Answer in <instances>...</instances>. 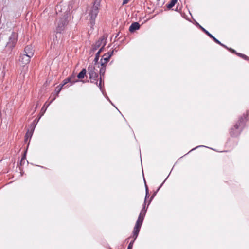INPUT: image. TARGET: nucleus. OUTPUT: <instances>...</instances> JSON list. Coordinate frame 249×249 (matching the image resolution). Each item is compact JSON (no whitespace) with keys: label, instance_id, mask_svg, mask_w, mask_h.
Masks as SVG:
<instances>
[{"label":"nucleus","instance_id":"obj_1","mask_svg":"<svg viewBox=\"0 0 249 249\" xmlns=\"http://www.w3.org/2000/svg\"><path fill=\"white\" fill-rule=\"evenodd\" d=\"M146 211L147 209L145 208V205L143 204V208L139 214L138 218L133 229V233L135 236V239H136L138 236L144 218L145 216Z\"/></svg>","mask_w":249,"mask_h":249},{"label":"nucleus","instance_id":"obj_2","mask_svg":"<svg viewBox=\"0 0 249 249\" xmlns=\"http://www.w3.org/2000/svg\"><path fill=\"white\" fill-rule=\"evenodd\" d=\"M101 1V0H95L93 6L89 10V24L91 28H92L95 24V19L99 13Z\"/></svg>","mask_w":249,"mask_h":249},{"label":"nucleus","instance_id":"obj_3","mask_svg":"<svg viewBox=\"0 0 249 249\" xmlns=\"http://www.w3.org/2000/svg\"><path fill=\"white\" fill-rule=\"evenodd\" d=\"M68 24L67 15L65 14L62 17L58 18L55 21V32L57 33H61L65 30Z\"/></svg>","mask_w":249,"mask_h":249},{"label":"nucleus","instance_id":"obj_4","mask_svg":"<svg viewBox=\"0 0 249 249\" xmlns=\"http://www.w3.org/2000/svg\"><path fill=\"white\" fill-rule=\"evenodd\" d=\"M88 74L89 75V78L91 83L97 84L98 75L97 70L95 69L93 65H89L88 67Z\"/></svg>","mask_w":249,"mask_h":249},{"label":"nucleus","instance_id":"obj_5","mask_svg":"<svg viewBox=\"0 0 249 249\" xmlns=\"http://www.w3.org/2000/svg\"><path fill=\"white\" fill-rule=\"evenodd\" d=\"M106 39L104 36L100 38L92 46L90 53H94V52L97 49H102V52L104 49V47L106 44Z\"/></svg>","mask_w":249,"mask_h":249},{"label":"nucleus","instance_id":"obj_6","mask_svg":"<svg viewBox=\"0 0 249 249\" xmlns=\"http://www.w3.org/2000/svg\"><path fill=\"white\" fill-rule=\"evenodd\" d=\"M114 50H113L111 52H109L107 53H105L102 56V58L101 60V63L106 64L109 61L110 57L113 54Z\"/></svg>","mask_w":249,"mask_h":249},{"label":"nucleus","instance_id":"obj_7","mask_svg":"<svg viewBox=\"0 0 249 249\" xmlns=\"http://www.w3.org/2000/svg\"><path fill=\"white\" fill-rule=\"evenodd\" d=\"M31 57L24 53L21 54L19 58V62L23 66L28 64L30 62Z\"/></svg>","mask_w":249,"mask_h":249},{"label":"nucleus","instance_id":"obj_8","mask_svg":"<svg viewBox=\"0 0 249 249\" xmlns=\"http://www.w3.org/2000/svg\"><path fill=\"white\" fill-rule=\"evenodd\" d=\"M200 28L207 35H208L211 38H212L215 42L219 44L221 46L224 47V48H227V46L226 45L222 44L220 41H219L218 39H217L214 36H213L211 33H210L205 28L202 27L201 26H200Z\"/></svg>","mask_w":249,"mask_h":249},{"label":"nucleus","instance_id":"obj_9","mask_svg":"<svg viewBox=\"0 0 249 249\" xmlns=\"http://www.w3.org/2000/svg\"><path fill=\"white\" fill-rule=\"evenodd\" d=\"M16 42L17 39L16 35L12 33L9 37V41L7 42L6 46L8 47L12 48L14 47Z\"/></svg>","mask_w":249,"mask_h":249},{"label":"nucleus","instance_id":"obj_10","mask_svg":"<svg viewBox=\"0 0 249 249\" xmlns=\"http://www.w3.org/2000/svg\"><path fill=\"white\" fill-rule=\"evenodd\" d=\"M77 81H78V80L75 79V76L72 75L71 77H68V78L65 79L63 81V83L60 84V85L61 86H62V87H63L64 86H65L67 83H71V85L72 84H73V83H74L75 82H77Z\"/></svg>","mask_w":249,"mask_h":249},{"label":"nucleus","instance_id":"obj_11","mask_svg":"<svg viewBox=\"0 0 249 249\" xmlns=\"http://www.w3.org/2000/svg\"><path fill=\"white\" fill-rule=\"evenodd\" d=\"M34 50L33 46L31 45H28L25 47L23 53L32 57L34 55Z\"/></svg>","mask_w":249,"mask_h":249},{"label":"nucleus","instance_id":"obj_12","mask_svg":"<svg viewBox=\"0 0 249 249\" xmlns=\"http://www.w3.org/2000/svg\"><path fill=\"white\" fill-rule=\"evenodd\" d=\"M140 25L138 22H133L129 27V30L130 32H133L140 28Z\"/></svg>","mask_w":249,"mask_h":249},{"label":"nucleus","instance_id":"obj_13","mask_svg":"<svg viewBox=\"0 0 249 249\" xmlns=\"http://www.w3.org/2000/svg\"><path fill=\"white\" fill-rule=\"evenodd\" d=\"M106 65L101 63V68L100 69V77L104 76L106 71Z\"/></svg>","mask_w":249,"mask_h":249},{"label":"nucleus","instance_id":"obj_14","mask_svg":"<svg viewBox=\"0 0 249 249\" xmlns=\"http://www.w3.org/2000/svg\"><path fill=\"white\" fill-rule=\"evenodd\" d=\"M102 52V49H99L97 53H96L95 57L94 60V65H96L98 64V61L99 58L100 54Z\"/></svg>","mask_w":249,"mask_h":249},{"label":"nucleus","instance_id":"obj_15","mask_svg":"<svg viewBox=\"0 0 249 249\" xmlns=\"http://www.w3.org/2000/svg\"><path fill=\"white\" fill-rule=\"evenodd\" d=\"M87 71L85 69H83L81 72L78 74L77 77L79 79H82L84 77L86 74Z\"/></svg>","mask_w":249,"mask_h":249},{"label":"nucleus","instance_id":"obj_16","mask_svg":"<svg viewBox=\"0 0 249 249\" xmlns=\"http://www.w3.org/2000/svg\"><path fill=\"white\" fill-rule=\"evenodd\" d=\"M34 128H33L31 131L30 132L29 130L27 132L25 135V141H26L28 140V139H31L33 134V132L34 131Z\"/></svg>","mask_w":249,"mask_h":249},{"label":"nucleus","instance_id":"obj_17","mask_svg":"<svg viewBox=\"0 0 249 249\" xmlns=\"http://www.w3.org/2000/svg\"><path fill=\"white\" fill-rule=\"evenodd\" d=\"M242 123L243 124H244V119L242 117H241L240 118L239 120L238 121V122L236 124H235V125L234 126V129L236 130L238 129L239 128L240 124Z\"/></svg>","mask_w":249,"mask_h":249},{"label":"nucleus","instance_id":"obj_18","mask_svg":"<svg viewBox=\"0 0 249 249\" xmlns=\"http://www.w3.org/2000/svg\"><path fill=\"white\" fill-rule=\"evenodd\" d=\"M177 0H171V1L167 5V7L170 9L175 6L177 3Z\"/></svg>","mask_w":249,"mask_h":249},{"label":"nucleus","instance_id":"obj_19","mask_svg":"<svg viewBox=\"0 0 249 249\" xmlns=\"http://www.w3.org/2000/svg\"><path fill=\"white\" fill-rule=\"evenodd\" d=\"M62 88H63V87L61 85H59V86H58L57 87H56L55 91L56 92L57 96H58V94L59 93L60 91L62 90Z\"/></svg>","mask_w":249,"mask_h":249},{"label":"nucleus","instance_id":"obj_20","mask_svg":"<svg viewBox=\"0 0 249 249\" xmlns=\"http://www.w3.org/2000/svg\"><path fill=\"white\" fill-rule=\"evenodd\" d=\"M133 236L134 239L133 240H132L129 244L128 246L127 247V249H132L134 242L135 240H136V239H135V236H134L133 234Z\"/></svg>","mask_w":249,"mask_h":249},{"label":"nucleus","instance_id":"obj_21","mask_svg":"<svg viewBox=\"0 0 249 249\" xmlns=\"http://www.w3.org/2000/svg\"><path fill=\"white\" fill-rule=\"evenodd\" d=\"M54 99H55V98H54L53 99L50 101V103H49L47 105V106H46V107H45V105H46V104H45L44 105V106L42 107V109H41V111H43V112H44L46 111V110L47 108V107H48V106L50 105V104H51V103H52L53 100H54Z\"/></svg>","mask_w":249,"mask_h":249},{"label":"nucleus","instance_id":"obj_22","mask_svg":"<svg viewBox=\"0 0 249 249\" xmlns=\"http://www.w3.org/2000/svg\"><path fill=\"white\" fill-rule=\"evenodd\" d=\"M236 54H237V55H238V56H239L240 57L243 58V59H244L245 60L248 59V57L244 54L240 53H236Z\"/></svg>","mask_w":249,"mask_h":249},{"label":"nucleus","instance_id":"obj_23","mask_svg":"<svg viewBox=\"0 0 249 249\" xmlns=\"http://www.w3.org/2000/svg\"><path fill=\"white\" fill-rule=\"evenodd\" d=\"M162 184L159 187V188L157 189V191L155 192L151 196V198H150V200L149 202V203H150V201H151V200L154 198V197L156 195L157 192L159 190V189H160V188L161 187V186H162ZM149 204H148L149 205Z\"/></svg>","mask_w":249,"mask_h":249},{"label":"nucleus","instance_id":"obj_24","mask_svg":"<svg viewBox=\"0 0 249 249\" xmlns=\"http://www.w3.org/2000/svg\"><path fill=\"white\" fill-rule=\"evenodd\" d=\"M233 129H232L231 130V135L232 136H236L238 135V133H236V132H234L233 131Z\"/></svg>","mask_w":249,"mask_h":249},{"label":"nucleus","instance_id":"obj_25","mask_svg":"<svg viewBox=\"0 0 249 249\" xmlns=\"http://www.w3.org/2000/svg\"><path fill=\"white\" fill-rule=\"evenodd\" d=\"M96 85H98V86L99 87V88L100 89H101V88H102V77H100V81H99V83H97V84H96Z\"/></svg>","mask_w":249,"mask_h":249},{"label":"nucleus","instance_id":"obj_26","mask_svg":"<svg viewBox=\"0 0 249 249\" xmlns=\"http://www.w3.org/2000/svg\"><path fill=\"white\" fill-rule=\"evenodd\" d=\"M144 182H145V186L146 193H147V195H148V193H149L148 189V187L146 184V181L145 180H144Z\"/></svg>","mask_w":249,"mask_h":249},{"label":"nucleus","instance_id":"obj_27","mask_svg":"<svg viewBox=\"0 0 249 249\" xmlns=\"http://www.w3.org/2000/svg\"><path fill=\"white\" fill-rule=\"evenodd\" d=\"M226 48V49H228L229 50H230V51L232 53H236V52H235V51L234 50H233V49H231V48H228L227 47V48Z\"/></svg>","mask_w":249,"mask_h":249},{"label":"nucleus","instance_id":"obj_28","mask_svg":"<svg viewBox=\"0 0 249 249\" xmlns=\"http://www.w3.org/2000/svg\"><path fill=\"white\" fill-rule=\"evenodd\" d=\"M129 1V0H124L123 2V5L126 4L127 3H128Z\"/></svg>","mask_w":249,"mask_h":249},{"label":"nucleus","instance_id":"obj_29","mask_svg":"<svg viewBox=\"0 0 249 249\" xmlns=\"http://www.w3.org/2000/svg\"><path fill=\"white\" fill-rule=\"evenodd\" d=\"M149 197V194L148 195H147V193H146V195H145V201H144V205H145V201L147 199V198H148Z\"/></svg>","mask_w":249,"mask_h":249},{"label":"nucleus","instance_id":"obj_30","mask_svg":"<svg viewBox=\"0 0 249 249\" xmlns=\"http://www.w3.org/2000/svg\"><path fill=\"white\" fill-rule=\"evenodd\" d=\"M194 149H196V148H194L192 149V150H194Z\"/></svg>","mask_w":249,"mask_h":249},{"label":"nucleus","instance_id":"obj_31","mask_svg":"<svg viewBox=\"0 0 249 249\" xmlns=\"http://www.w3.org/2000/svg\"><path fill=\"white\" fill-rule=\"evenodd\" d=\"M194 149H196V148H194L192 149V150H194Z\"/></svg>","mask_w":249,"mask_h":249},{"label":"nucleus","instance_id":"obj_32","mask_svg":"<svg viewBox=\"0 0 249 249\" xmlns=\"http://www.w3.org/2000/svg\"><path fill=\"white\" fill-rule=\"evenodd\" d=\"M194 149H196V148H194L192 149V150H194Z\"/></svg>","mask_w":249,"mask_h":249},{"label":"nucleus","instance_id":"obj_33","mask_svg":"<svg viewBox=\"0 0 249 249\" xmlns=\"http://www.w3.org/2000/svg\"><path fill=\"white\" fill-rule=\"evenodd\" d=\"M24 159V157L22 158L21 161Z\"/></svg>","mask_w":249,"mask_h":249},{"label":"nucleus","instance_id":"obj_34","mask_svg":"<svg viewBox=\"0 0 249 249\" xmlns=\"http://www.w3.org/2000/svg\"><path fill=\"white\" fill-rule=\"evenodd\" d=\"M118 36V34H117V35L116 36V37H117Z\"/></svg>","mask_w":249,"mask_h":249}]
</instances>
